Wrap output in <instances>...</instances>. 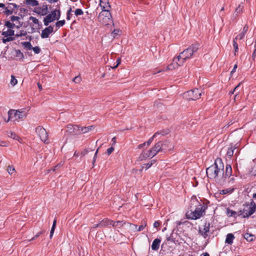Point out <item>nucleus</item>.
<instances>
[{
  "label": "nucleus",
  "mask_w": 256,
  "mask_h": 256,
  "mask_svg": "<svg viewBox=\"0 0 256 256\" xmlns=\"http://www.w3.org/2000/svg\"><path fill=\"white\" fill-rule=\"evenodd\" d=\"M2 34L4 37H12V36L14 35V30L11 28H8L6 30H5V28H4Z\"/></svg>",
  "instance_id": "aec40b11"
},
{
  "label": "nucleus",
  "mask_w": 256,
  "mask_h": 256,
  "mask_svg": "<svg viewBox=\"0 0 256 256\" xmlns=\"http://www.w3.org/2000/svg\"><path fill=\"white\" fill-rule=\"evenodd\" d=\"M66 132L72 135L80 134V127L78 125L68 124L66 126Z\"/></svg>",
  "instance_id": "9b49d317"
},
{
  "label": "nucleus",
  "mask_w": 256,
  "mask_h": 256,
  "mask_svg": "<svg viewBox=\"0 0 256 256\" xmlns=\"http://www.w3.org/2000/svg\"><path fill=\"white\" fill-rule=\"evenodd\" d=\"M18 82L17 80L15 78V77L14 76H11V80H10V84L14 86H15Z\"/></svg>",
  "instance_id": "4c0bfd02"
},
{
  "label": "nucleus",
  "mask_w": 256,
  "mask_h": 256,
  "mask_svg": "<svg viewBox=\"0 0 256 256\" xmlns=\"http://www.w3.org/2000/svg\"><path fill=\"white\" fill-rule=\"evenodd\" d=\"M72 12V8H70L69 10L67 12L66 14V19L68 20H70L72 16L71 12Z\"/></svg>",
  "instance_id": "c03bdc74"
},
{
  "label": "nucleus",
  "mask_w": 256,
  "mask_h": 256,
  "mask_svg": "<svg viewBox=\"0 0 256 256\" xmlns=\"http://www.w3.org/2000/svg\"><path fill=\"white\" fill-rule=\"evenodd\" d=\"M161 147V142H158L148 150L143 151L138 158L139 160H142L148 158H153L159 152H162V148Z\"/></svg>",
  "instance_id": "20e7f679"
},
{
  "label": "nucleus",
  "mask_w": 256,
  "mask_h": 256,
  "mask_svg": "<svg viewBox=\"0 0 256 256\" xmlns=\"http://www.w3.org/2000/svg\"><path fill=\"white\" fill-rule=\"evenodd\" d=\"M53 32L54 26H50L42 30L40 36L42 38H48Z\"/></svg>",
  "instance_id": "ddd939ff"
},
{
  "label": "nucleus",
  "mask_w": 256,
  "mask_h": 256,
  "mask_svg": "<svg viewBox=\"0 0 256 256\" xmlns=\"http://www.w3.org/2000/svg\"><path fill=\"white\" fill-rule=\"evenodd\" d=\"M8 146V143L5 141H2L0 142V146Z\"/></svg>",
  "instance_id": "5fc2aeb1"
},
{
  "label": "nucleus",
  "mask_w": 256,
  "mask_h": 256,
  "mask_svg": "<svg viewBox=\"0 0 256 256\" xmlns=\"http://www.w3.org/2000/svg\"><path fill=\"white\" fill-rule=\"evenodd\" d=\"M26 4L32 6H36L39 5V3L37 0H26Z\"/></svg>",
  "instance_id": "a878e982"
},
{
  "label": "nucleus",
  "mask_w": 256,
  "mask_h": 256,
  "mask_svg": "<svg viewBox=\"0 0 256 256\" xmlns=\"http://www.w3.org/2000/svg\"><path fill=\"white\" fill-rule=\"evenodd\" d=\"M155 162H156V160H152L150 162H148V164H146V169L148 170V168H149Z\"/></svg>",
  "instance_id": "79ce46f5"
},
{
  "label": "nucleus",
  "mask_w": 256,
  "mask_h": 256,
  "mask_svg": "<svg viewBox=\"0 0 256 256\" xmlns=\"http://www.w3.org/2000/svg\"><path fill=\"white\" fill-rule=\"evenodd\" d=\"M160 223L158 221H156L154 223V228H158L160 226Z\"/></svg>",
  "instance_id": "e2e57ef3"
},
{
  "label": "nucleus",
  "mask_w": 256,
  "mask_h": 256,
  "mask_svg": "<svg viewBox=\"0 0 256 256\" xmlns=\"http://www.w3.org/2000/svg\"><path fill=\"white\" fill-rule=\"evenodd\" d=\"M23 46H24V48H26L28 50H32V46L30 42H24L23 43Z\"/></svg>",
  "instance_id": "72a5a7b5"
},
{
  "label": "nucleus",
  "mask_w": 256,
  "mask_h": 256,
  "mask_svg": "<svg viewBox=\"0 0 256 256\" xmlns=\"http://www.w3.org/2000/svg\"><path fill=\"white\" fill-rule=\"evenodd\" d=\"M199 46L200 44L198 43L192 44L180 52L178 57L174 58V62H177V61H178V64L182 65L186 60L190 58L198 50Z\"/></svg>",
  "instance_id": "f257e3e1"
},
{
  "label": "nucleus",
  "mask_w": 256,
  "mask_h": 256,
  "mask_svg": "<svg viewBox=\"0 0 256 256\" xmlns=\"http://www.w3.org/2000/svg\"><path fill=\"white\" fill-rule=\"evenodd\" d=\"M146 145V142H144L143 144H139L138 146V148H142L143 146H144Z\"/></svg>",
  "instance_id": "338daca9"
},
{
  "label": "nucleus",
  "mask_w": 256,
  "mask_h": 256,
  "mask_svg": "<svg viewBox=\"0 0 256 256\" xmlns=\"http://www.w3.org/2000/svg\"><path fill=\"white\" fill-rule=\"evenodd\" d=\"M256 204L253 206H246L244 208L239 212L238 216H241L242 218H248L252 215L256 211Z\"/></svg>",
  "instance_id": "6e6552de"
},
{
  "label": "nucleus",
  "mask_w": 256,
  "mask_h": 256,
  "mask_svg": "<svg viewBox=\"0 0 256 256\" xmlns=\"http://www.w3.org/2000/svg\"><path fill=\"white\" fill-rule=\"evenodd\" d=\"M166 240L167 241L174 242V239L172 238V234H170V236L168 235L166 236Z\"/></svg>",
  "instance_id": "864d4df0"
},
{
  "label": "nucleus",
  "mask_w": 256,
  "mask_h": 256,
  "mask_svg": "<svg viewBox=\"0 0 256 256\" xmlns=\"http://www.w3.org/2000/svg\"><path fill=\"white\" fill-rule=\"evenodd\" d=\"M119 32L118 30H114V31L112 32L113 36L114 37L116 35L118 34V33Z\"/></svg>",
  "instance_id": "69168bd1"
},
{
  "label": "nucleus",
  "mask_w": 256,
  "mask_h": 256,
  "mask_svg": "<svg viewBox=\"0 0 256 256\" xmlns=\"http://www.w3.org/2000/svg\"><path fill=\"white\" fill-rule=\"evenodd\" d=\"M179 62L177 61L176 62H174V59L173 60V62L168 65L166 67V70H172L177 68L178 66L180 65L178 64Z\"/></svg>",
  "instance_id": "4be33fe9"
},
{
  "label": "nucleus",
  "mask_w": 256,
  "mask_h": 256,
  "mask_svg": "<svg viewBox=\"0 0 256 256\" xmlns=\"http://www.w3.org/2000/svg\"><path fill=\"white\" fill-rule=\"evenodd\" d=\"M98 148L95 152V154H94V158H93V160H92V164H94V163L95 162H96V158L97 157V154H98Z\"/></svg>",
  "instance_id": "6e6d98bb"
},
{
  "label": "nucleus",
  "mask_w": 256,
  "mask_h": 256,
  "mask_svg": "<svg viewBox=\"0 0 256 256\" xmlns=\"http://www.w3.org/2000/svg\"><path fill=\"white\" fill-rule=\"evenodd\" d=\"M202 94V90L196 88L187 92L184 94V96L189 100H196L200 97Z\"/></svg>",
  "instance_id": "1a4fd4ad"
},
{
  "label": "nucleus",
  "mask_w": 256,
  "mask_h": 256,
  "mask_svg": "<svg viewBox=\"0 0 256 256\" xmlns=\"http://www.w3.org/2000/svg\"><path fill=\"white\" fill-rule=\"evenodd\" d=\"M92 126H90L88 127H82L80 128V134H86L88 132H90L92 128Z\"/></svg>",
  "instance_id": "bb28decb"
},
{
  "label": "nucleus",
  "mask_w": 256,
  "mask_h": 256,
  "mask_svg": "<svg viewBox=\"0 0 256 256\" xmlns=\"http://www.w3.org/2000/svg\"><path fill=\"white\" fill-rule=\"evenodd\" d=\"M6 38H4L2 40V42L4 44H6V42H8L12 41L14 40V38L12 37H11V36H8V37H6Z\"/></svg>",
  "instance_id": "58836bf2"
},
{
  "label": "nucleus",
  "mask_w": 256,
  "mask_h": 256,
  "mask_svg": "<svg viewBox=\"0 0 256 256\" xmlns=\"http://www.w3.org/2000/svg\"><path fill=\"white\" fill-rule=\"evenodd\" d=\"M248 30V26H245L243 28L242 32L246 34Z\"/></svg>",
  "instance_id": "052dcab7"
},
{
  "label": "nucleus",
  "mask_w": 256,
  "mask_h": 256,
  "mask_svg": "<svg viewBox=\"0 0 256 256\" xmlns=\"http://www.w3.org/2000/svg\"><path fill=\"white\" fill-rule=\"evenodd\" d=\"M244 238L248 242H252L254 238V236L248 233H246L244 236Z\"/></svg>",
  "instance_id": "cd10ccee"
},
{
  "label": "nucleus",
  "mask_w": 256,
  "mask_h": 256,
  "mask_svg": "<svg viewBox=\"0 0 256 256\" xmlns=\"http://www.w3.org/2000/svg\"><path fill=\"white\" fill-rule=\"evenodd\" d=\"M126 223L124 222L123 221H116L114 222L112 220V226L113 227L120 228L124 224H126Z\"/></svg>",
  "instance_id": "393cba45"
},
{
  "label": "nucleus",
  "mask_w": 256,
  "mask_h": 256,
  "mask_svg": "<svg viewBox=\"0 0 256 256\" xmlns=\"http://www.w3.org/2000/svg\"><path fill=\"white\" fill-rule=\"evenodd\" d=\"M4 26H6L7 28L13 30L15 28V24L10 22V21H6L4 23Z\"/></svg>",
  "instance_id": "c756f323"
},
{
  "label": "nucleus",
  "mask_w": 256,
  "mask_h": 256,
  "mask_svg": "<svg viewBox=\"0 0 256 256\" xmlns=\"http://www.w3.org/2000/svg\"><path fill=\"white\" fill-rule=\"evenodd\" d=\"M4 9L5 10L4 12V14H6L8 16L12 14V12H13L12 10H8V8H6V6H4Z\"/></svg>",
  "instance_id": "37998d69"
},
{
  "label": "nucleus",
  "mask_w": 256,
  "mask_h": 256,
  "mask_svg": "<svg viewBox=\"0 0 256 256\" xmlns=\"http://www.w3.org/2000/svg\"><path fill=\"white\" fill-rule=\"evenodd\" d=\"M32 50L35 54H39L40 52V48L38 46L32 47Z\"/></svg>",
  "instance_id": "49530a36"
},
{
  "label": "nucleus",
  "mask_w": 256,
  "mask_h": 256,
  "mask_svg": "<svg viewBox=\"0 0 256 256\" xmlns=\"http://www.w3.org/2000/svg\"><path fill=\"white\" fill-rule=\"evenodd\" d=\"M10 20L12 22H20V18L18 16H11L10 17Z\"/></svg>",
  "instance_id": "f704fd0d"
},
{
  "label": "nucleus",
  "mask_w": 256,
  "mask_h": 256,
  "mask_svg": "<svg viewBox=\"0 0 256 256\" xmlns=\"http://www.w3.org/2000/svg\"><path fill=\"white\" fill-rule=\"evenodd\" d=\"M162 152H166L168 150H172L174 148V146L170 142H161Z\"/></svg>",
  "instance_id": "2eb2a0df"
},
{
  "label": "nucleus",
  "mask_w": 256,
  "mask_h": 256,
  "mask_svg": "<svg viewBox=\"0 0 256 256\" xmlns=\"http://www.w3.org/2000/svg\"><path fill=\"white\" fill-rule=\"evenodd\" d=\"M60 10H54L51 12L46 15V16L44 18V25L48 26L50 23L53 22L55 20H58L60 18Z\"/></svg>",
  "instance_id": "0eeeda50"
},
{
  "label": "nucleus",
  "mask_w": 256,
  "mask_h": 256,
  "mask_svg": "<svg viewBox=\"0 0 256 256\" xmlns=\"http://www.w3.org/2000/svg\"><path fill=\"white\" fill-rule=\"evenodd\" d=\"M131 226V228L132 229H136L137 231L140 232L146 226V222L145 221H142L141 222V224L140 226L137 228L138 226L136 224H128Z\"/></svg>",
  "instance_id": "f3484780"
},
{
  "label": "nucleus",
  "mask_w": 256,
  "mask_h": 256,
  "mask_svg": "<svg viewBox=\"0 0 256 256\" xmlns=\"http://www.w3.org/2000/svg\"><path fill=\"white\" fill-rule=\"evenodd\" d=\"M27 34V32L24 30H20L18 33L16 34V36L20 37L22 36H26Z\"/></svg>",
  "instance_id": "c9c22d12"
},
{
  "label": "nucleus",
  "mask_w": 256,
  "mask_h": 256,
  "mask_svg": "<svg viewBox=\"0 0 256 256\" xmlns=\"http://www.w3.org/2000/svg\"><path fill=\"white\" fill-rule=\"evenodd\" d=\"M245 36V34H244V33H242V32L241 33H240V34H238L236 38L234 40H242L244 36Z\"/></svg>",
  "instance_id": "a19ab883"
},
{
  "label": "nucleus",
  "mask_w": 256,
  "mask_h": 256,
  "mask_svg": "<svg viewBox=\"0 0 256 256\" xmlns=\"http://www.w3.org/2000/svg\"><path fill=\"white\" fill-rule=\"evenodd\" d=\"M16 56H22V57L23 56V54H22V53L20 52V50H16Z\"/></svg>",
  "instance_id": "680f3d73"
},
{
  "label": "nucleus",
  "mask_w": 256,
  "mask_h": 256,
  "mask_svg": "<svg viewBox=\"0 0 256 256\" xmlns=\"http://www.w3.org/2000/svg\"><path fill=\"white\" fill-rule=\"evenodd\" d=\"M55 228H52H52L50 232V238H51L52 237Z\"/></svg>",
  "instance_id": "4d7b16f0"
},
{
  "label": "nucleus",
  "mask_w": 256,
  "mask_h": 256,
  "mask_svg": "<svg viewBox=\"0 0 256 256\" xmlns=\"http://www.w3.org/2000/svg\"><path fill=\"white\" fill-rule=\"evenodd\" d=\"M232 190H231V191ZM230 192V190H229L228 189H226V190H220V193L221 194H226Z\"/></svg>",
  "instance_id": "8fccbe9b"
},
{
  "label": "nucleus",
  "mask_w": 256,
  "mask_h": 256,
  "mask_svg": "<svg viewBox=\"0 0 256 256\" xmlns=\"http://www.w3.org/2000/svg\"><path fill=\"white\" fill-rule=\"evenodd\" d=\"M160 134V133L159 132H156V133L153 135V136H152V138H150L148 140V141H147V142H146V145H147V146H149V145H150V144L152 142V140H153L154 138H156V137L157 136V135Z\"/></svg>",
  "instance_id": "7c9ffc66"
},
{
  "label": "nucleus",
  "mask_w": 256,
  "mask_h": 256,
  "mask_svg": "<svg viewBox=\"0 0 256 256\" xmlns=\"http://www.w3.org/2000/svg\"><path fill=\"white\" fill-rule=\"evenodd\" d=\"M224 164L221 158H217L214 163L206 170L207 176L210 178H215L224 170Z\"/></svg>",
  "instance_id": "f03ea898"
},
{
  "label": "nucleus",
  "mask_w": 256,
  "mask_h": 256,
  "mask_svg": "<svg viewBox=\"0 0 256 256\" xmlns=\"http://www.w3.org/2000/svg\"><path fill=\"white\" fill-rule=\"evenodd\" d=\"M65 24V20H62L57 22L56 23V26L57 28H59L60 27L62 26Z\"/></svg>",
  "instance_id": "473e14b6"
},
{
  "label": "nucleus",
  "mask_w": 256,
  "mask_h": 256,
  "mask_svg": "<svg viewBox=\"0 0 256 256\" xmlns=\"http://www.w3.org/2000/svg\"><path fill=\"white\" fill-rule=\"evenodd\" d=\"M238 68V66L236 64L234 66V68L232 69V72H230V74H232V73L234 72L236 70V69L237 68Z\"/></svg>",
  "instance_id": "0e129e2a"
},
{
  "label": "nucleus",
  "mask_w": 256,
  "mask_h": 256,
  "mask_svg": "<svg viewBox=\"0 0 256 256\" xmlns=\"http://www.w3.org/2000/svg\"><path fill=\"white\" fill-rule=\"evenodd\" d=\"M81 80V78L80 77V76H76L74 78V81L76 82V83H78L80 82Z\"/></svg>",
  "instance_id": "603ef678"
},
{
  "label": "nucleus",
  "mask_w": 256,
  "mask_h": 256,
  "mask_svg": "<svg viewBox=\"0 0 256 256\" xmlns=\"http://www.w3.org/2000/svg\"><path fill=\"white\" fill-rule=\"evenodd\" d=\"M192 202H193L194 204V203L198 204V205L196 206V209L190 212H187L186 214V217L188 219L191 220H196L200 218L202 216L203 213L204 212L206 209V207L204 206H202L196 200L192 199Z\"/></svg>",
  "instance_id": "7ed1b4c3"
},
{
  "label": "nucleus",
  "mask_w": 256,
  "mask_h": 256,
  "mask_svg": "<svg viewBox=\"0 0 256 256\" xmlns=\"http://www.w3.org/2000/svg\"><path fill=\"white\" fill-rule=\"evenodd\" d=\"M100 6L102 10H108V11H110V6L109 4L108 0H100Z\"/></svg>",
  "instance_id": "dca6fc26"
},
{
  "label": "nucleus",
  "mask_w": 256,
  "mask_h": 256,
  "mask_svg": "<svg viewBox=\"0 0 256 256\" xmlns=\"http://www.w3.org/2000/svg\"><path fill=\"white\" fill-rule=\"evenodd\" d=\"M114 150V148L113 146H111L106 151V154L108 156L110 155L112 152Z\"/></svg>",
  "instance_id": "09e8293b"
},
{
  "label": "nucleus",
  "mask_w": 256,
  "mask_h": 256,
  "mask_svg": "<svg viewBox=\"0 0 256 256\" xmlns=\"http://www.w3.org/2000/svg\"><path fill=\"white\" fill-rule=\"evenodd\" d=\"M17 24H15V28H19L20 27H21L22 25V23L20 22H16Z\"/></svg>",
  "instance_id": "bf43d9fd"
},
{
  "label": "nucleus",
  "mask_w": 256,
  "mask_h": 256,
  "mask_svg": "<svg viewBox=\"0 0 256 256\" xmlns=\"http://www.w3.org/2000/svg\"><path fill=\"white\" fill-rule=\"evenodd\" d=\"M34 12L40 16H46L48 12V7L46 4H43L42 6H38L34 9Z\"/></svg>",
  "instance_id": "f8f14e48"
},
{
  "label": "nucleus",
  "mask_w": 256,
  "mask_h": 256,
  "mask_svg": "<svg viewBox=\"0 0 256 256\" xmlns=\"http://www.w3.org/2000/svg\"><path fill=\"white\" fill-rule=\"evenodd\" d=\"M112 220L108 218H105L100 222V228L106 227L109 225H112Z\"/></svg>",
  "instance_id": "412c9836"
},
{
  "label": "nucleus",
  "mask_w": 256,
  "mask_h": 256,
  "mask_svg": "<svg viewBox=\"0 0 256 256\" xmlns=\"http://www.w3.org/2000/svg\"><path fill=\"white\" fill-rule=\"evenodd\" d=\"M252 58H254L256 56V46H255V50L252 54Z\"/></svg>",
  "instance_id": "774afa93"
},
{
  "label": "nucleus",
  "mask_w": 256,
  "mask_h": 256,
  "mask_svg": "<svg viewBox=\"0 0 256 256\" xmlns=\"http://www.w3.org/2000/svg\"><path fill=\"white\" fill-rule=\"evenodd\" d=\"M227 213H228V214L230 216L236 217V216H238V214H237L236 212L234 210H230V209L227 210Z\"/></svg>",
  "instance_id": "2f4dec72"
},
{
  "label": "nucleus",
  "mask_w": 256,
  "mask_h": 256,
  "mask_svg": "<svg viewBox=\"0 0 256 256\" xmlns=\"http://www.w3.org/2000/svg\"><path fill=\"white\" fill-rule=\"evenodd\" d=\"M74 14L76 16H81L84 14V12L82 9L77 8L74 11Z\"/></svg>",
  "instance_id": "e433bc0d"
},
{
  "label": "nucleus",
  "mask_w": 256,
  "mask_h": 256,
  "mask_svg": "<svg viewBox=\"0 0 256 256\" xmlns=\"http://www.w3.org/2000/svg\"><path fill=\"white\" fill-rule=\"evenodd\" d=\"M161 240L160 238H156L152 242V244L151 246L152 249L153 250L156 251L160 248V244Z\"/></svg>",
  "instance_id": "6ab92c4d"
},
{
  "label": "nucleus",
  "mask_w": 256,
  "mask_h": 256,
  "mask_svg": "<svg viewBox=\"0 0 256 256\" xmlns=\"http://www.w3.org/2000/svg\"><path fill=\"white\" fill-rule=\"evenodd\" d=\"M8 136L12 138L14 140H16L18 141H20V138L14 132H10L8 134Z\"/></svg>",
  "instance_id": "c85d7f7f"
},
{
  "label": "nucleus",
  "mask_w": 256,
  "mask_h": 256,
  "mask_svg": "<svg viewBox=\"0 0 256 256\" xmlns=\"http://www.w3.org/2000/svg\"><path fill=\"white\" fill-rule=\"evenodd\" d=\"M17 6V5L15 4H9V8L12 9L16 8Z\"/></svg>",
  "instance_id": "13d9d810"
},
{
  "label": "nucleus",
  "mask_w": 256,
  "mask_h": 256,
  "mask_svg": "<svg viewBox=\"0 0 256 256\" xmlns=\"http://www.w3.org/2000/svg\"><path fill=\"white\" fill-rule=\"evenodd\" d=\"M233 46H234V52H238V44L236 42V40H233Z\"/></svg>",
  "instance_id": "de8ad7c7"
},
{
  "label": "nucleus",
  "mask_w": 256,
  "mask_h": 256,
  "mask_svg": "<svg viewBox=\"0 0 256 256\" xmlns=\"http://www.w3.org/2000/svg\"><path fill=\"white\" fill-rule=\"evenodd\" d=\"M210 223L205 222L202 227L199 228V233L204 238L208 236V232L210 230Z\"/></svg>",
  "instance_id": "4468645a"
},
{
  "label": "nucleus",
  "mask_w": 256,
  "mask_h": 256,
  "mask_svg": "<svg viewBox=\"0 0 256 256\" xmlns=\"http://www.w3.org/2000/svg\"><path fill=\"white\" fill-rule=\"evenodd\" d=\"M232 173V168L230 165L226 164V172L224 176L226 178V177L229 178Z\"/></svg>",
  "instance_id": "b1692460"
},
{
  "label": "nucleus",
  "mask_w": 256,
  "mask_h": 256,
  "mask_svg": "<svg viewBox=\"0 0 256 256\" xmlns=\"http://www.w3.org/2000/svg\"><path fill=\"white\" fill-rule=\"evenodd\" d=\"M26 116V114L24 111L10 110L8 112V119L6 122H8L10 120L18 122L20 120H23Z\"/></svg>",
  "instance_id": "39448f33"
},
{
  "label": "nucleus",
  "mask_w": 256,
  "mask_h": 256,
  "mask_svg": "<svg viewBox=\"0 0 256 256\" xmlns=\"http://www.w3.org/2000/svg\"><path fill=\"white\" fill-rule=\"evenodd\" d=\"M36 132L43 142H48V134L44 128L39 126L36 128Z\"/></svg>",
  "instance_id": "9d476101"
},
{
  "label": "nucleus",
  "mask_w": 256,
  "mask_h": 256,
  "mask_svg": "<svg viewBox=\"0 0 256 256\" xmlns=\"http://www.w3.org/2000/svg\"><path fill=\"white\" fill-rule=\"evenodd\" d=\"M234 238V234H228L226 235V238L225 240V242L228 244H232L233 242V240Z\"/></svg>",
  "instance_id": "5701e85b"
},
{
  "label": "nucleus",
  "mask_w": 256,
  "mask_h": 256,
  "mask_svg": "<svg viewBox=\"0 0 256 256\" xmlns=\"http://www.w3.org/2000/svg\"><path fill=\"white\" fill-rule=\"evenodd\" d=\"M15 170L14 168L12 166H9L8 168V172L10 174H12Z\"/></svg>",
  "instance_id": "a18cd8bd"
},
{
  "label": "nucleus",
  "mask_w": 256,
  "mask_h": 256,
  "mask_svg": "<svg viewBox=\"0 0 256 256\" xmlns=\"http://www.w3.org/2000/svg\"><path fill=\"white\" fill-rule=\"evenodd\" d=\"M42 232H40L37 233L30 240H35L36 238H38L40 234H42Z\"/></svg>",
  "instance_id": "3c124183"
},
{
  "label": "nucleus",
  "mask_w": 256,
  "mask_h": 256,
  "mask_svg": "<svg viewBox=\"0 0 256 256\" xmlns=\"http://www.w3.org/2000/svg\"><path fill=\"white\" fill-rule=\"evenodd\" d=\"M237 146L236 144H231L230 147L228 148V150L226 152V156L230 158L235 152V150H236Z\"/></svg>",
  "instance_id": "a211bd4d"
},
{
  "label": "nucleus",
  "mask_w": 256,
  "mask_h": 256,
  "mask_svg": "<svg viewBox=\"0 0 256 256\" xmlns=\"http://www.w3.org/2000/svg\"><path fill=\"white\" fill-rule=\"evenodd\" d=\"M29 19L30 20H32L33 22V23L36 24H39V20L36 18L31 16L30 17Z\"/></svg>",
  "instance_id": "ea45409f"
},
{
  "label": "nucleus",
  "mask_w": 256,
  "mask_h": 256,
  "mask_svg": "<svg viewBox=\"0 0 256 256\" xmlns=\"http://www.w3.org/2000/svg\"><path fill=\"white\" fill-rule=\"evenodd\" d=\"M98 21L102 24L107 26L112 23V19L110 11L103 10L99 14Z\"/></svg>",
  "instance_id": "423d86ee"
}]
</instances>
